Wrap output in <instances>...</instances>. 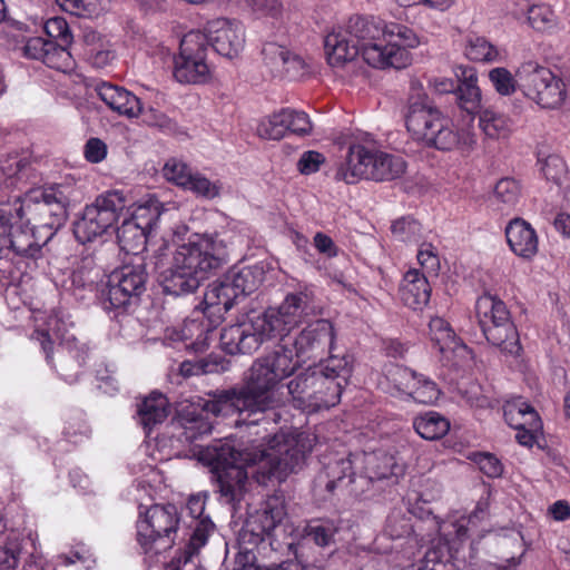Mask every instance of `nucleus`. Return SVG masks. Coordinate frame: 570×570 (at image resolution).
Returning a JSON list of instances; mask_svg holds the SVG:
<instances>
[{"instance_id": "nucleus-46", "label": "nucleus", "mask_w": 570, "mask_h": 570, "mask_svg": "<svg viewBox=\"0 0 570 570\" xmlns=\"http://www.w3.org/2000/svg\"><path fill=\"white\" fill-rule=\"evenodd\" d=\"M159 217L160 210L158 202H149L145 205H139L130 217H127L126 214L124 215V218L141 226L142 229L149 234L157 225Z\"/></svg>"}, {"instance_id": "nucleus-61", "label": "nucleus", "mask_w": 570, "mask_h": 570, "mask_svg": "<svg viewBox=\"0 0 570 570\" xmlns=\"http://www.w3.org/2000/svg\"><path fill=\"white\" fill-rule=\"evenodd\" d=\"M382 464L376 466L371 480H391L392 483L396 482L399 475L403 473L401 465L396 464L394 458L391 455H383L381 458Z\"/></svg>"}, {"instance_id": "nucleus-34", "label": "nucleus", "mask_w": 570, "mask_h": 570, "mask_svg": "<svg viewBox=\"0 0 570 570\" xmlns=\"http://www.w3.org/2000/svg\"><path fill=\"white\" fill-rule=\"evenodd\" d=\"M148 235L141 226L124 218L121 226L117 228V240L120 248L127 254L138 255L146 249Z\"/></svg>"}, {"instance_id": "nucleus-12", "label": "nucleus", "mask_w": 570, "mask_h": 570, "mask_svg": "<svg viewBox=\"0 0 570 570\" xmlns=\"http://www.w3.org/2000/svg\"><path fill=\"white\" fill-rule=\"evenodd\" d=\"M140 515L142 513L140 512ZM136 540L142 553L159 554L170 549L179 530V515L174 504H154L136 523Z\"/></svg>"}, {"instance_id": "nucleus-6", "label": "nucleus", "mask_w": 570, "mask_h": 570, "mask_svg": "<svg viewBox=\"0 0 570 570\" xmlns=\"http://www.w3.org/2000/svg\"><path fill=\"white\" fill-rule=\"evenodd\" d=\"M351 374L348 354L330 355L325 362L309 366L286 383L292 405L308 412L336 405Z\"/></svg>"}, {"instance_id": "nucleus-5", "label": "nucleus", "mask_w": 570, "mask_h": 570, "mask_svg": "<svg viewBox=\"0 0 570 570\" xmlns=\"http://www.w3.org/2000/svg\"><path fill=\"white\" fill-rule=\"evenodd\" d=\"M127 198L119 190H110L98 196L87 205L79 219L73 223V236L79 242L76 252L80 256L77 269H73V287L81 286L94 291L101 276V268L96 264L95 250L87 243H92L125 215Z\"/></svg>"}, {"instance_id": "nucleus-9", "label": "nucleus", "mask_w": 570, "mask_h": 570, "mask_svg": "<svg viewBox=\"0 0 570 570\" xmlns=\"http://www.w3.org/2000/svg\"><path fill=\"white\" fill-rule=\"evenodd\" d=\"M264 281V269L257 265L234 266L220 281L213 283L204 295V314L220 320L235 304L258 288Z\"/></svg>"}, {"instance_id": "nucleus-60", "label": "nucleus", "mask_w": 570, "mask_h": 570, "mask_svg": "<svg viewBox=\"0 0 570 570\" xmlns=\"http://www.w3.org/2000/svg\"><path fill=\"white\" fill-rule=\"evenodd\" d=\"M46 33L55 39V43L71 45V36L69 32V24L62 17H53L45 23Z\"/></svg>"}, {"instance_id": "nucleus-64", "label": "nucleus", "mask_w": 570, "mask_h": 570, "mask_svg": "<svg viewBox=\"0 0 570 570\" xmlns=\"http://www.w3.org/2000/svg\"><path fill=\"white\" fill-rule=\"evenodd\" d=\"M325 161L323 154L315 150H307L302 154L297 161V169L303 175H311L318 171Z\"/></svg>"}, {"instance_id": "nucleus-40", "label": "nucleus", "mask_w": 570, "mask_h": 570, "mask_svg": "<svg viewBox=\"0 0 570 570\" xmlns=\"http://www.w3.org/2000/svg\"><path fill=\"white\" fill-rule=\"evenodd\" d=\"M420 570H455L448 542L438 540L425 552Z\"/></svg>"}, {"instance_id": "nucleus-20", "label": "nucleus", "mask_w": 570, "mask_h": 570, "mask_svg": "<svg viewBox=\"0 0 570 570\" xmlns=\"http://www.w3.org/2000/svg\"><path fill=\"white\" fill-rule=\"evenodd\" d=\"M430 336L443 358L453 366H460L470 357L469 347L456 337L450 324L442 317L435 316L429 323Z\"/></svg>"}, {"instance_id": "nucleus-27", "label": "nucleus", "mask_w": 570, "mask_h": 570, "mask_svg": "<svg viewBox=\"0 0 570 570\" xmlns=\"http://www.w3.org/2000/svg\"><path fill=\"white\" fill-rule=\"evenodd\" d=\"M456 77L460 85L455 89V98L458 106L469 115L480 114L481 108V90L478 86L476 71L472 67H460Z\"/></svg>"}, {"instance_id": "nucleus-44", "label": "nucleus", "mask_w": 570, "mask_h": 570, "mask_svg": "<svg viewBox=\"0 0 570 570\" xmlns=\"http://www.w3.org/2000/svg\"><path fill=\"white\" fill-rule=\"evenodd\" d=\"M413 387L410 389L409 395L416 402L422 404H432L439 400L441 391L436 383L424 374L417 373Z\"/></svg>"}, {"instance_id": "nucleus-11", "label": "nucleus", "mask_w": 570, "mask_h": 570, "mask_svg": "<svg viewBox=\"0 0 570 570\" xmlns=\"http://www.w3.org/2000/svg\"><path fill=\"white\" fill-rule=\"evenodd\" d=\"M475 314L485 340L501 352L519 355L521 345L519 334L503 301L484 294L475 302Z\"/></svg>"}, {"instance_id": "nucleus-15", "label": "nucleus", "mask_w": 570, "mask_h": 570, "mask_svg": "<svg viewBox=\"0 0 570 570\" xmlns=\"http://www.w3.org/2000/svg\"><path fill=\"white\" fill-rule=\"evenodd\" d=\"M334 341L333 324L321 318L304 327L293 342L283 340L282 343H286L293 350L294 361L298 362L299 368L307 361L321 357L326 351L332 355Z\"/></svg>"}, {"instance_id": "nucleus-52", "label": "nucleus", "mask_w": 570, "mask_h": 570, "mask_svg": "<svg viewBox=\"0 0 570 570\" xmlns=\"http://www.w3.org/2000/svg\"><path fill=\"white\" fill-rule=\"evenodd\" d=\"M184 188L206 199H213L219 196L220 193V185L218 183L210 181L199 173H193L189 181L185 184Z\"/></svg>"}, {"instance_id": "nucleus-49", "label": "nucleus", "mask_w": 570, "mask_h": 570, "mask_svg": "<svg viewBox=\"0 0 570 570\" xmlns=\"http://www.w3.org/2000/svg\"><path fill=\"white\" fill-rule=\"evenodd\" d=\"M411 518L401 510H393L386 518L384 535L392 540L406 538L412 533Z\"/></svg>"}, {"instance_id": "nucleus-2", "label": "nucleus", "mask_w": 570, "mask_h": 570, "mask_svg": "<svg viewBox=\"0 0 570 570\" xmlns=\"http://www.w3.org/2000/svg\"><path fill=\"white\" fill-rule=\"evenodd\" d=\"M297 370L293 350L281 343L273 352L256 358L239 384L213 392L202 409L215 416L237 415L236 428L277 424L281 419L277 409L283 404L282 383Z\"/></svg>"}, {"instance_id": "nucleus-16", "label": "nucleus", "mask_w": 570, "mask_h": 570, "mask_svg": "<svg viewBox=\"0 0 570 570\" xmlns=\"http://www.w3.org/2000/svg\"><path fill=\"white\" fill-rule=\"evenodd\" d=\"M379 153V149L367 142H351L344 160L335 169L334 179L350 185L361 179L374 180Z\"/></svg>"}, {"instance_id": "nucleus-30", "label": "nucleus", "mask_w": 570, "mask_h": 570, "mask_svg": "<svg viewBox=\"0 0 570 570\" xmlns=\"http://www.w3.org/2000/svg\"><path fill=\"white\" fill-rule=\"evenodd\" d=\"M202 279L193 275L191 272L180 269L177 264L173 262L161 279V286L166 294L173 296L188 295L200 286Z\"/></svg>"}, {"instance_id": "nucleus-14", "label": "nucleus", "mask_w": 570, "mask_h": 570, "mask_svg": "<svg viewBox=\"0 0 570 570\" xmlns=\"http://www.w3.org/2000/svg\"><path fill=\"white\" fill-rule=\"evenodd\" d=\"M207 39L203 31L184 36L179 55L174 58V77L181 83H204L210 78L207 63Z\"/></svg>"}, {"instance_id": "nucleus-32", "label": "nucleus", "mask_w": 570, "mask_h": 570, "mask_svg": "<svg viewBox=\"0 0 570 570\" xmlns=\"http://www.w3.org/2000/svg\"><path fill=\"white\" fill-rule=\"evenodd\" d=\"M112 279L119 283L130 295L138 301L146 289L147 272L142 258L110 274Z\"/></svg>"}, {"instance_id": "nucleus-3", "label": "nucleus", "mask_w": 570, "mask_h": 570, "mask_svg": "<svg viewBox=\"0 0 570 570\" xmlns=\"http://www.w3.org/2000/svg\"><path fill=\"white\" fill-rule=\"evenodd\" d=\"M316 305L308 289L289 293L276 308L252 309L239 315L220 333V346L230 355L252 354L265 342L283 341L292 330L315 315Z\"/></svg>"}, {"instance_id": "nucleus-59", "label": "nucleus", "mask_w": 570, "mask_h": 570, "mask_svg": "<svg viewBox=\"0 0 570 570\" xmlns=\"http://www.w3.org/2000/svg\"><path fill=\"white\" fill-rule=\"evenodd\" d=\"M308 72V67L304 59L289 50L284 59V66L279 69L277 76L287 77L291 80L302 78Z\"/></svg>"}, {"instance_id": "nucleus-62", "label": "nucleus", "mask_w": 570, "mask_h": 570, "mask_svg": "<svg viewBox=\"0 0 570 570\" xmlns=\"http://www.w3.org/2000/svg\"><path fill=\"white\" fill-rule=\"evenodd\" d=\"M473 461L478 464L479 469L490 478H498L502 474V464L493 454L475 453Z\"/></svg>"}, {"instance_id": "nucleus-54", "label": "nucleus", "mask_w": 570, "mask_h": 570, "mask_svg": "<svg viewBox=\"0 0 570 570\" xmlns=\"http://www.w3.org/2000/svg\"><path fill=\"white\" fill-rule=\"evenodd\" d=\"M220 366L218 357H206L197 362L184 361L180 364V374L185 377L217 372Z\"/></svg>"}, {"instance_id": "nucleus-33", "label": "nucleus", "mask_w": 570, "mask_h": 570, "mask_svg": "<svg viewBox=\"0 0 570 570\" xmlns=\"http://www.w3.org/2000/svg\"><path fill=\"white\" fill-rule=\"evenodd\" d=\"M512 2L522 4L521 13H527L528 22L534 30L549 33L559 30V19L549 4L529 6L527 0H512Z\"/></svg>"}, {"instance_id": "nucleus-29", "label": "nucleus", "mask_w": 570, "mask_h": 570, "mask_svg": "<svg viewBox=\"0 0 570 570\" xmlns=\"http://www.w3.org/2000/svg\"><path fill=\"white\" fill-rule=\"evenodd\" d=\"M168 406L167 397L156 392L151 393L139 404L137 414L146 434H149L156 425L167 419L169 413Z\"/></svg>"}, {"instance_id": "nucleus-35", "label": "nucleus", "mask_w": 570, "mask_h": 570, "mask_svg": "<svg viewBox=\"0 0 570 570\" xmlns=\"http://www.w3.org/2000/svg\"><path fill=\"white\" fill-rule=\"evenodd\" d=\"M99 301L106 311L124 312L138 301L130 295L119 283L108 276L107 283L99 291Z\"/></svg>"}, {"instance_id": "nucleus-55", "label": "nucleus", "mask_w": 570, "mask_h": 570, "mask_svg": "<svg viewBox=\"0 0 570 570\" xmlns=\"http://www.w3.org/2000/svg\"><path fill=\"white\" fill-rule=\"evenodd\" d=\"M541 170L548 180H552L559 186L563 184L568 174L566 161L558 155L548 156L543 161Z\"/></svg>"}, {"instance_id": "nucleus-21", "label": "nucleus", "mask_w": 570, "mask_h": 570, "mask_svg": "<svg viewBox=\"0 0 570 570\" xmlns=\"http://www.w3.org/2000/svg\"><path fill=\"white\" fill-rule=\"evenodd\" d=\"M285 517V509L278 498H271L265 505L249 517L245 524V535L248 533L253 543L263 541L271 535L272 531L282 522Z\"/></svg>"}, {"instance_id": "nucleus-47", "label": "nucleus", "mask_w": 570, "mask_h": 570, "mask_svg": "<svg viewBox=\"0 0 570 570\" xmlns=\"http://www.w3.org/2000/svg\"><path fill=\"white\" fill-rule=\"evenodd\" d=\"M520 193V185L517 180L513 178H502L494 187L493 197L499 204H502L503 207L501 209H510L518 204Z\"/></svg>"}, {"instance_id": "nucleus-58", "label": "nucleus", "mask_w": 570, "mask_h": 570, "mask_svg": "<svg viewBox=\"0 0 570 570\" xmlns=\"http://www.w3.org/2000/svg\"><path fill=\"white\" fill-rule=\"evenodd\" d=\"M109 0H73V16L97 18L108 10Z\"/></svg>"}, {"instance_id": "nucleus-37", "label": "nucleus", "mask_w": 570, "mask_h": 570, "mask_svg": "<svg viewBox=\"0 0 570 570\" xmlns=\"http://www.w3.org/2000/svg\"><path fill=\"white\" fill-rule=\"evenodd\" d=\"M413 426L421 438L425 440H438L448 433L450 423L440 413L430 411L415 417Z\"/></svg>"}, {"instance_id": "nucleus-4", "label": "nucleus", "mask_w": 570, "mask_h": 570, "mask_svg": "<svg viewBox=\"0 0 570 570\" xmlns=\"http://www.w3.org/2000/svg\"><path fill=\"white\" fill-rule=\"evenodd\" d=\"M384 21L375 17L353 16L344 27L330 32L324 39L327 61L338 67L358 55L373 68L402 69L409 66L407 53L396 47H384Z\"/></svg>"}, {"instance_id": "nucleus-57", "label": "nucleus", "mask_w": 570, "mask_h": 570, "mask_svg": "<svg viewBox=\"0 0 570 570\" xmlns=\"http://www.w3.org/2000/svg\"><path fill=\"white\" fill-rule=\"evenodd\" d=\"M287 52L288 49L275 42H266L262 49L265 65L269 67L275 75H277L279 69L284 66V59L287 57Z\"/></svg>"}, {"instance_id": "nucleus-26", "label": "nucleus", "mask_w": 570, "mask_h": 570, "mask_svg": "<svg viewBox=\"0 0 570 570\" xmlns=\"http://www.w3.org/2000/svg\"><path fill=\"white\" fill-rule=\"evenodd\" d=\"M354 475L352 461L350 458H334L324 462L323 469L318 472L314 480V491L322 493L326 491L333 494L334 490L342 485L346 479L352 481Z\"/></svg>"}, {"instance_id": "nucleus-25", "label": "nucleus", "mask_w": 570, "mask_h": 570, "mask_svg": "<svg viewBox=\"0 0 570 570\" xmlns=\"http://www.w3.org/2000/svg\"><path fill=\"white\" fill-rule=\"evenodd\" d=\"M35 326L32 338L40 342L47 358H49L51 344L55 342L63 344L66 342L67 325L56 312L49 314L39 312L35 315Z\"/></svg>"}, {"instance_id": "nucleus-56", "label": "nucleus", "mask_w": 570, "mask_h": 570, "mask_svg": "<svg viewBox=\"0 0 570 570\" xmlns=\"http://www.w3.org/2000/svg\"><path fill=\"white\" fill-rule=\"evenodd\" d=\"M164 176L178 186L184 187L189 181L193 170L184 161L171 158L164 166Z\"/></svg>"}, {"instance_id": "nucleus-31", "label": "nucleus", "mask_w": 570, "mask_h": 570, "mask_svg": "<svg viewBox=\"0 0 570 570\" xmlns=\"http://www.w3.org/2000/svg\"><path fill=\"white\" fill-rule=\"evenodd\" d=\"M505 422L511 428L531 426L532 430H541L542 423L537 411L522 397H514L503 406Z\"/></svg>"}, {"instance_id": "nucleus-18", "label": "nucleus", "mask_w": 570, "mask_h": 570, "mask_svg": "<svg viewBox=\"0 0 570 570\" xmlns=\"http://www.w3.org/2000/svg\"><path fill=\"white\" fill-rule=\"evenodd\" d=\"M203 33L207 39V47L210 46L218 55L226 58L238 56L245 45L242 23L226 18L209 21Z\"/></svg>"}, {"instance_id": "nucleus-1", "label": "nucleus", "mask_w": 570, "mask_h": 570, "mask_svg": "<svg viewBox=\"0 0 570 570\" xmlns=\"http://www.w3.org/2000/svg\"><path fill=\"white\" fill-rule=\"evenodd\" d=\"M273 425L255 428L258 439L250 440V446L240 449L234 440L223 439L202 448L198 460L210 468L212 479L218 491L228 502L239 500L245 491L246 481L252 475L257 482L265 483L272 478L283 481L289 473L299 470L312 451V444L303 434H278Z\"/></svg>"}, {"instance_id": "nucleus-13", "label": "nucleus", "mask_w": 570, "mask_h": 570, "mask_svg": "<svg viewBox=\"0 0 570 570\" xmlns=\"http://www.w3.org/2000/svg\"><path fill=\"white\" fill-rule=\"evenodd\" d=\"M519 90L541 108H559L567 98L563 80L535 61L523 62L518 68Z\"/></svg>"}, {"instance_id": "nucleus-43", "label": "nucleus", "mask_w": 570, "mask_h": 570, "mask_svg": "<svg viewBox=\"0 0 570 570\" xmlns=\"http://www.w3.org/2000/svg\"><path fill=\"white\" fill-rule=\"evenodd\" d=\"M338 528L331 520H314L309 522L304 532L316 546L325 548L334 543Z\"/></svg>"}, {"instance_id": "nucleus-7", "label": "nucleus", "mask_w": 570, "mask_h": 570, "mask_svg": "<svg viewBox=\"0 0 570 570\" xmlns=\"http://www.w3.org/2000/svg\"><path fill=\"white\" fill-rule=\"evenodd\" d=\"M406 128L415 140L440 150H469L475 144L472 132L454 129L452 120L432 105L417 80L411 81Z\"/></svg>"}, {"instance_id": "nucleus-8", "label": "nucleus", "mask_w": 570, "mask_h": 570, "mask_svg": "<svg viewBox=\"0 0 570 570\" xmlns=\"http://www.w3.org/2000/svg\"><path fill=\"white\" fill-rule=\"evenodd\" d=\"M37 200V197L9 193L8 183L0 184V258L9 253L35 258L41 246L33 232L23 219V202Z\"/></svg>"}, {"instance_id": "nucleus-10", "label": "nucleus", "mask_w": 570, "mask_h": 570, "mask_svg": "<svg viewBox=\"0 0 570 570\" xmlns=\"http://www.w3.org/2000/svg\"><path fill=\"white\" fill-rule=\"evenodd\" d=\"M173 262L204 282L228 262V245L220 233L195 234L177 247Z\"/></svg>"}, {"instance_id": "nucleus-17", "label": "nucleus", "mask_w": 570, "mask_h": 570, "mask_svg": "<svg viewBox=\"0 0 570 570\" xmlns=\"http://www.w3.org/2000/svg\"><path fill=\"white\" fill-rule=\"evenodd\" d=\"M312 128L305 111L284 108L263 119L257 127V132L262 138L278 140L287 134L307 136L312 132Z\"/></svg>"}, {"instance_id": "nucleus-22", "label": "nucleus", "mask_w": 570, "mask_h": 570, "mask_svg": "<svg viewBox=\"0 0 570 570\" xmlns=\"http://www.w3.org/2000/svg\"><path fill=\"white\" fill-rule=\"evenodd\" d=\"M99 98L112 110L127 118H137L142 111L140 99L124 87L102 82L95 89Z\"/></svg>"}, {"instance_id": "nucleus-23", "label": "nucleus", "mask_w": 570, "mask_h": 570, "mask_svg": "<svg viewBox=\"0 0 570 570\" xmlns=\"http://www.w3.org/2000/svg\"><path fill=\"white\" fill-rule=\"evenodd\" d=\"M213 330L209 324L199 320L184 322L180 327L167 330L166 340L181 342L187 350L195 353H203L209 346V336Z\"/></svg>"}, {"instance_id": "nucleus-24", "label": "nucleus", "mask_w": 570, "mask_h": 570, "mask_svg": "<svg viewBox=\"0 0 570 570\" xmlns=\"http://www.w3.org/2000/svg\"><path fill=\"white\" fill-rule=\"evenodd\" d=\"M510 249L524 259H531L538 253L539 240L532 226L522 218L512 219L505 228Z\"/></svg>"}, {"instance_id": "nucleus-41", "label": "nucleus", "mask_w": 570, "mask_h": 570, "mask_svg": "<svg viewBox=\"0 0 570 570\" xmlns=\"http://www.w3.org/2000/svg\"><path fill=\"white\" fill-rule=\"evenodd\" d=\"M479 127L491 139L504 138L510 132L508 119L491 109H483L479 114Z\"/></svg>"}, {"instance_id": "nucleus-38", "label": "nucleus", "mask_w": 570, "mask_h": 570, "mask_svg": "<svg viewBox=\"0 0 570 570\" xmlns=\"http://www.w3.org/2000/svg\"><path fill=\"white\" fill-rule=\"evenodd\" d=\"M176 424L181 429L178 439L187 443H194L212 431V424L202 414L185 411L179 415Z\"/></svg>"}, {"instance_id": "nucleus-63", "label": "nucleus", "mask_w": 570, "mask_h": 570, "mask_svg": "<svg viewBox=\"0 0 570 570\" xmlns=\"http://www.w3.org/2000/svg\"><path fill=\"white\" fill-rule=\"evenodd\" d=\"M420 265L430 273L438 274L440 259L435 247L432 244L423 243L417 252Z\"/></svg>"}, {"instance_id": "nucleus-42", "label": "nucleus", "mask_w": 570, "mask_h": 570, "mask_svg": "<svg viewBox=\"0 0 570 570\" xmlns=\"http://www.w3.org/2000/svg\"><path fill=\"white\" fill-rule=\"evenodd\" d=\"M465 56L472 61L494 62L499 60L500 53L484 37L473 36L466 40Z\"/></svg>"}, {"instance_id": "nucleus-48", "label": "nucleus", "mask_w": 570, "mask_h": 570, "mask_svg": "<svg viewBox=\"0 0 570 570\" xmlns=\"http://www.w3.org/2000/svg\"><path fill=\"white\" fill-rule=\"evenodd\" d=\"M139 116L142 117V121L147 126L156 127L165 134L178 135L181 132L179 126L174 119L154 107H148L146 109L142 107V111Z\"/></svg>"}, {"instance_id": "nucleus-19", "label": "nucleus", "mask_w": 570, "mask_h": 570, "mask_svg": "<svg viewBox=\"0 0 570 570\" xmlns=\"http://www.w3.org/2000/svg\"><path fill=\"white\" fill-rule=\"evenodd\" d=\"M206 495L194 494L187 501L186 509L191 518V522L188 525L190 533L188 542L185 547L183 556L179 557L178 562L185 564L191 560V558L198 553L199 549L204 547L208 540L209 534L214 531L215 524L210 520L209 515H205Z\"/></svg>"}, {"instance_id": "nucleus-45", "label": "nucleus", "mask_w": 570, "mask_h": 570, "mask_svg": "<svg viewBox=\"0 0 570 570\" xmlns=\"http://www.w3.org/2000/svg\"><path fill=\"white\" fill-rule=\"evenodd\" d=\"M393 237L403 243H416L422 237L421 224L411 216L401 217L391 225Z\"/></svg>"}, {"instance_id": "nucleus-51", "label": "nucleus", "mask_w": 570, "mask_h": 570, "mask_svg": "<svg viewBox=\"0 0 570 570\" xmlns=\"http://www.w3.org/2000/svg\"><path fill=\"white\" fill-rule=\"evenodd\" d=\"M70 46L51 41L47 52L46 65L62 73H68L71 59Z\"/></svg>"}, {"instance_id": "nucleus-50", "label": "nucleus", "mask_w": 570, "mask_h": 570, "mask_svg": "<svg viewBox=\"0 0 570 570\" xmlns=\"http://www.w3.org/2000/svg\"><path fill=\"white\" fill-rule=\"evenodd\" d=\"M489 79L498 94L510 96L519 89L518 70L513 76L507 68L498 67L489 72Z\"/></svg>"}, {"instance_id": "nucleus-53", "label": "nucleus", "mask_w": 570, "mask_h": 570, "mask_svg": "<svg viewBox=\"0 0 570 570\" xmlns=\"http://www.w3.org/2000/svg\"><path fill=\"white\" fill-rule=\"evenodd\" d=\"M417 372L401 365H393L387 371V379L397 391L409 395L410 389L413 387Z\"/></svg>"}, {"instance_id": "nucleus-28", "label": "nucleus", "mask_w": 570, "mask_h": 570, "mask_svg": "<svg viewBox=\"0 0 570 570\" xmlns=\"http://www.w3.org/2000/svg\"><path fill=\"white\" fill-rule=\"evenodd\" d=\"M400 295L403 303L413 309L425 306L431 296V286L426 276L419 269L407 271L400 286Z\"/></svg>"}, {"instance_id": "nucleus-36", "label": "nucleus", "mask_w": 570, "mask_h": 570, "mask_svg": "<svg viewBox=\"0 0 570 570\" xmlns=\"http://www.w3.org/2000/svg\"><path fill=\"white\" fill-rule=\"evenodd\" d=\"M383 43L384 47H396L399 49H403L407 53L410 63L411 55L407 48L417 47L420 45V38L413 29L405 24L384 21Z\"/></svg>"}, {"instance_id": "nucleus-39", "label": "nucleus", "mask_w": 570, "mask_h": 570, "mask_svg": "<svg viewBox=\"0 0 570 570\" xmlns=\"http://www.w3.org/2000/svg\"><path fill=\"white\" fill-rule=\"evenodd\" d=\"M406 168L404 159L380 150L376 159L374 181H390L401 177Z\"/></svg>"}]
</instances>
